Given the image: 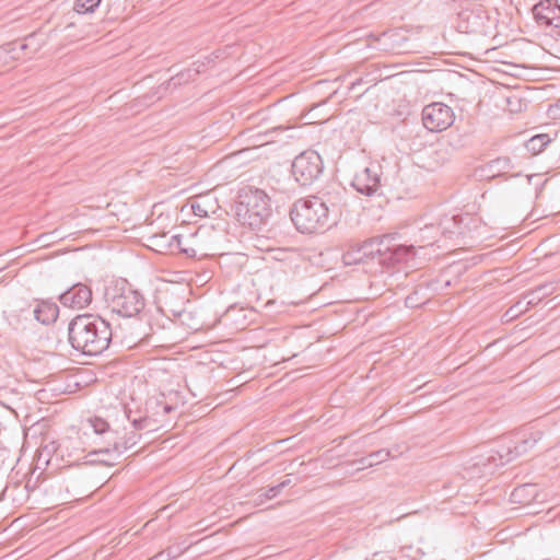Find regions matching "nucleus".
I'll use <instances>...</instances> for the list:
<instances>
[{"mask_svg": "<svg viewBox=\"0 0 560 560\" xmlns=\"http://www.w3.org/2000/svg\"><path fill=\"white\" fill-rule=\"evenodd\" d=\"M68 335L72 348L86 355L101 354L108 348L114 336L109 324L93 314L74 317L69 324Z\"/></svg>", "mask_w": 560, "mask_h": 560, "instance_id": "obj_1", "label": "nucleus"}, {"mask_svg": "<svg viewBox=\"0 0 560 560\" xmlns=\"http://www.w3.org/2000/svg\"><path fill=\"white\" fill-rule=\"evenodd\" d=\"M338 205L331 199L325 200L317 196L296 200L290 217L296 230L312 234L326 231L330 225V212H336Z\"/></svg>", "mask_w": 560, "mask_h": 560, "instance_id": "obj_2", "label": "nucleus"}, {"mask_svg": "<svg viewBox=\"0 0 560 560\" xmlns=\"http://www.w3.org/2000/svg\"><path fill=\"white\" fill-rule=\"evenodd\" d=\"M390 236L374 237L361 245L350 247L343 255L342 261L347 266L363 264L368 259H378L380 264L399 261L408 252L402 246H389Z\"/></svg>", "mask_w": 560, "mask_h": 560, "instance_id": "obj_3", "label": "nucleus"}, {"mask_svg": "<svg viewBox=\"0 0 560 560\" xmlns=\"http://www.w3.org/2000/svg\"><path fill=\"white\" fill-rule=\"evenodd\" d=\"M237 199L236 217L243 225L258 230L271 215L270 198L262 189L246 186Z\"/></svg>", "mask_w": 560, "mask_h": 560, "instance_id": "obj_4", "label": "nucleus"}, {"mask_svg": "<svg viewBox=\"0 0 560 560\" xmlns=\"http://www.w3.org/2000/svg\"><path fill=\"white\" fill-rule=\"evenodd\" d=\"M458 2L460 11L457 13L456 28L464 34L488 36L491 33L493 22L481 4L470 0H452Z\"/></svg>", "mask_w": 560, "mask_h": 560, "instance_id": "obj_5", "label": "nucleus"}, {"mask_svg": "<svg viewBox=\"0 0 560 560\" xmlns=\"http://www.w3.org/2000/svg\"><path fill=\"white\" fill-rule=\"evenodd\" d=\"M105 298L112 312L122 317L136 316L144 307L142 294L127 283L107 289Z\"/></svg>", "mask_w": 560, "mask_h": 560, "instance_id": "obj_6", "label": "nucleus"}, {"mask_svg": "<svg viewBox=\"0 0 560 560\" xmlns=\"http://www.w3.org/2000/svg\"><path fill=\"white\" fill-rule=\"evenodd\" d=\"M323 172L320 155L313 150L299 154L292 163V175L302 186L313 184Z\"/></svg>", "mask_w": 560, "mask_h": 560, "instance_id": "obj_7", "label": "nucleus"}, {"mask_svg": "<svg viewBox=\"0 0 560 560\" xmlns=\"http://www.w3.org/2000/svg\"><path fill=\"white\" fill-rule=\"evenodd\" d=\"M174 410V406L166 402L163 394L151 397L145 402V413L141 417H131L128 415V419L132 423L135 430H145L151 432L158 428L161 422L160 417L167 415Z\"/></svg>", "mask_w": 560, "mask_h": 560, "instance_id": "obj_8", "label": "nucleus"}, {"mask_svg": "<svg viewBox=\"0 0 560 560\" xmlns=\"http://www.w3.org/2000/svg\"><path fill=\"white\" fill-rule=\"evenodd\" d=\"M423 126L432 131L440 132L454 122L453 109L443 103H432L422 109Z\"/></svg>", "mask_w": 560, "mask_h": 560, "instance_id": "obj_9", "label": "nucleus"}, {"mask_svg": "<svg viewBox=\"0 0 560 560\" xmlns=\"http://www.w3.org/2000/svg\"><path fill=\"white\" fill-rule=\"evenodd\" d=\"M352 187L360 194L373 196L381 187V166L371 163L357 171L351 182Z\"/></svg>", "mask_w": 560, "mask_h": 560, "instance_id": "obj_10", "label": "nucleus"}, {"mask_svg": "<svg viewBox=\"0 0 560 560\" xmlns=\"http://www.w3.org/2000/svg\"><path fill=\"white\" fill-rule=\"evenodd\" d=\"M533 14L539 25L550 28L552 36H560V5L544 0L534 5Z\"/></svg>", "mask_w": 560, "mask_h": 560, "instance_id": "obj_11", "label": "nucleus"}, {"mask_svg": "<svg viewBox=\"0 0 560 560\" xmlns=\"http://www.w3.org/2000/svg\"><path fill=\"white\" fill-rule=\"evenodd\" d=\"M59 301L63 306L82 310L92 302V290L86 284L77 283L60 294Z\"/></svg>", "mask_w": 560, "mask_h": 560, "instance_id": "obj_12", "label": "nucleus"}, {"mask_svg": "<svg viewBox=\"0 0 560 560\" xmlns=\"http://www.w3.org/2000/svg\"><path fill=\"white\" fill-rule=\"evenodd\" d=\"M470 222H475V220L469 215H453L452 218H445L440 223L441 233L445 238L450 240L459 237L464 238L470 231Z\"/></svg>", "mask_w": 560, "mask_h": 560, "instance_id": "obj_13", "label": "nucleus"}, {"mask_svg": "<svg viewBox=\"0 0 560 560\" xmlns=\"http://www.w3.org/2000/svg\"><path fill=\"white\" fill-rule=\"evenodd\" d=\"M34 39L35 36L30 35L26 38L27 43H22L19 47L15 43H8L0 46V69L10 66L12 61L20 59L21 51L25 50Z\"/></svg>", "mask_w": 560, "mask_h": 560, "instance_id": "obj_14", "label": "nucleus"}, {"mask_svg": "<svg viewBox=\"0 0 560 560\" xmlns=\"http://www.w3.org/2000/svg\"><path fill=\"white\" fill-rule=\"evenodd\" d=\"M206 236V231L199 229L196 233L189 234L187 236L182 235V244L180 247H175V250H178L185 254L187 257H195L198 252L201 249L202 242Z\"/></svg>", "mask_w": 560, "mask_h": 560, "instance_id": "obj_15", "label": "nucleus"}, {"mask_svg": "<svg viewBox=\"0 0 560 560\" xmlns=\"http://www.w3.org/2000/svg\"><path fill=\"white\" fill-rule=\"evenodd\" d=\"M33 313L37 322L49 325L58 318L59 307L51 301H38Z\"/></svg>", "mask_w": 560, "mask_h": 560, "instance_id": "obj_16", "label": "nucleus"}, {"mask_svg": "<svg viewBox=\"0 0 560 560\" xmlns=\"http://www.w3.org/2000/svg\"><path fill=\"white\" fill-rule=\"evenodd\" d=\"M152 245L155 247V250L159 253H173L175 247H180L182 244V235L174 234L170 235L168 233L155 234L150 237Z\"/></svg>", "mask_w": 560, "mask_h": 560, "instance_id": "obj_17", "label": "nucleus"}, {"mask_svg": "<svg viewBox=\"0 0 560 560\" xmlns=\"http://www.w3.org/2000/svg\"><path fill=\"white\" fill-rule=\"evenodd\" d=\"M553 290L555 288L552 284H541L533 291L526 293L523 298V301L526 302V306L537 305L546 296L550 295Z\"/></svg>", "mask_w": 560, "mask_h": 560, "instance_id": "obj_18", "label": "nucleus"}, {"mask_svg": "<svg viewBox=\"0 0 560 560\" xmlns=\"http://www.w3.org/2000/svg\"><path fill=\"white\" fill-rule=\"evenodd\" d=\"M551 141L552 139L548 133L536 135L526 142V149L533 154H538Z\"/></svg>", "mask_w": 560, "mask_h": 560, "instance_id": "obj_19", "label": "nucleus"}, {"mask_svg": "<svg viewBox=\"0 0 560 560\" xmlns=\"http://www.w3.org/2000/svg\"><path fill=\"white\" fill-rule=\"evenodd\" d=\"M390 457V452L388 450H378L376 452H372L366 457L361 459V463L368 466H373L385 462Z\"/></svg>", "mask_w": 560, "mask_h": 560, "instance_id": "obj_20", "label": "nucleus"}, {"mask_svg": "<svg viewBox=\"0 0 560 560\" xmlns=\"http://www.w3.org/2000/svg\"><path fill=\"white\" fill-rule=\"evenodd\" d=\"M91 455L96 456L97 458L95 460H97L100 463H103L105 465H112L113 462L115 459H117V457H119L121 454L115 453L114 447L113 448L105 447V448H101L98 451L91 453Z\"/></svg>", "mask_w": 560, "mask_h": 560, "instance_id": "obj_21", "label": "nucleus"}, {"mask_svg": "<svg viewBox=\"0 0 560 560\" xmlns=\"http://www.w3.org/2000/svg\"><path fill=\"white\" fill-rule=\"evenodd\" d=\"M100 3L101 0H75L74 10L78 13H91Z\"/></svg>", "mask_w": 560, "mask_h": 560, "instance_id": "obj_22", "label": "nucleus"}, {"mask_svg": "<svg viewBox=\"0 0 560 560\" xmlns=\"http://www.w3.org/2000/svg\"><path fill=\"white\" fill-rule=\"evenodd\" d=\"M280 493L277 486L267 489H260L255 499L256 504H262L265 501L276 498Z\"/></svg>", "mask_w": 560, "mask_h": 560, "instance_id": "obj_23", "label": "nucleus"}, {"mask_svg": "<svg viewBox=\"0 0 560 560\" xmlns=\"http://www.w3.org/2000/svg\"><path fill=\"white\" fill-rule=\"evenodd\" d=\"M138 436L132 433V435L128 436L125 441L118 442L116 439H112L114 442V450L117 454H122L126 450L133 446L137 443Z\"/></svg>", "mask_w": 560, "mask_h": 560, "instance_id": "obj_24", "label": "nucleus"}, {"mask_svg": "<svg viewBox=\"0 0 560 560\" xmlns=\"http://www.w3.org/2000/svg\"><path fill=\"white\" fill-rule=\"evenodd\" d=\"M537 441H538V439L535 436L522 440L520 443H517L514 446L515 456H521L524 453H526L529 448H532L537 443Z\"/></svg>", "mask_w": 560, "mask_h": 560, "instance_id": "obj_25", "label": "nucleus"}, {"mask_svg": "<svg viewBox=\"0 0 560 560\" xmlns=\"http://www.w3.org/2000/svg\"><path fill=\"white\" fill-rule=\"evenodd\" d=\"M91 427L93 428L94 432L97 434H102L107 432L108 430V423L100 418L91 419L90 421Z\"/></svg>", "mask_w": 560, "mask_h": 560, "instance_id": "obj_26", "label": "nucleus"}, {"mask_svg": "<svg viewBox=\"0 0 560 560\" xmlns=\"http://www.w3.org/2000/svg\"><path fill=\"white\" fill-rule=\"evenodd\" d=\"M142 341H143V338L140 336V334H137L136 336H133V334L131 332L130 336H124L121 338V342L125 346H127L128 348H132Z\"/></svg>", "mask_w": 560, "mask_h": 560, "instance_id": "obj_27", "label": "nucleus"}, {"mask_svg": "<svg viewBox=\"0 0 560 560\" xmlns=\"http://www.w3.org/2000/svg\"><path fill=\"white\" fill-rule=\"evenodd\" d=\"M405 303L408 307H417V306L421 305L423 302L419 301L418 291H415L413 293L409 294L406 298Z\"/></svg>", "mask_w": 560, "mask_h": 560, "instance_id": "obj_28", "label": "nucleus"}, {"mask_svg": "<svg viewBox=\"0 0 560 560\" xmlns=\"http://www.w3.org/2000/svg\"><path fill=\"white\" fill-rule=\"evenodd\" d=\"M191 210H192L194 214H196L200 218L208 215V210H206L199 201H194L191 203Z\"/></svg>", "mask_w": 560, "mask_h": 560, "instance_id": "obj_29", "label": "nucleus"}, {"mask_svg": "<svg viewBox=\"0 0 560 560\" xmlns=\"http://www.w3.org/2000/svg\"><path fill=\"white\" fill-rule=\"evenodd\" d=\"M67 492L69 493V499L79 500L81 498L88 497L89 493H91V489L75 491L74 493H70L69 489H67Z\"/></svg>", "mask_w": 560, "mask_h": 560, "instance_id": "obj_30", "label": "nucleus"}, {"mask_svg": "<svg viewBox=\"0 0 560 560\" xmlns=\"http://www.w3.org/2000/svg\"><path fill=\"white\" fill-rule=\"evenodd\" d=\"M166 553H170V559H175L182 555V550L175 547H168L165 549Z\"/></svg>", "mask_w": 560, "mask_h": 560, "instance_id": "obj_31", "label": "nucleus"}, {"mask_svg": "<svg viewBox=\"0 0 560 560\" xmlns=\"http://www.w3.org/2000/svg\"><path fill=\"white\" fill-rule=\"evenodd\" d=\"M529 488H530V486H529V485H523V486H521V487L516 488V489L513 491L512 495H513L514 498H521V497H522V494H523L524 492H526Z\"/></svg>", "mask_w": 560, "mask_h": 560, "instance_id": "obj_32", "label": "nucleus"}, {"mask_svg": "<svg viewBox=\"0 0 560 560\" xmlns=\"http://www.w3.org/2000/svg\"><path fill=\"white\" fill-rule=\"evenodd\" d=\"M152 560H171L170 553H166L165 550L158 552L155 556L151 558Z\"/></svg>", "mask_w": 560, "mask_h": 560, "instance_id": "obj_33", "label": "nucleus"}, {"mask_svg": "<svg viewBox=\"0 0 560 560\" xmlns=\"http://www.w3.org/2000/svg\"><path fill=\"white\" fill-rule=\"evenodd\" d=\"M290 485H291V479L287 478L283 481H281L279 485H277V487H278L279 491H281L283 488H285Z\"/></svg>", "mask_w": 560, "mask_h": 560, "instance_id": "obj_34", "label": "nucleus"}, {"mask_svg": "<svg viewBox=\"0 0 560 560\" xmlns=\"http://www.w3.org/2000/svg\"><path fill=\"white\" fill-rule=\"evenodd\" d=\"M506 162H508V160H505V159H503V160H502V159H498V160L495 161V163H497V164H500V163H506Z\"/></svg>", "mask_w": 560, "mask_h": 560, "instance_id": "obj_35", "label": "nucleus"}, {"mask_svg": "<svg viewBox=\"0 0 560 560\" xmlns=\"http://www.w3.org/2000/svg\"><path fill=\"white\" fill-rule=\"evenodd\" d=\"M199 72H200L199 68L194 70L195 75L198 74Z\"/></svg>", "mask_w": 560, "mask_h": 560, "instance_id": "obj_36", "label": "nucleus"}, {"mask_svg": "<svg viewBox=\"0 0 560 560\" xmlns=\"http://www.w3.org/2000/svg\"><path fill=\"white\" fill-rule=\"evenodd\" d=\"M522 303H523V301L517 302V304H516L514 307H517V308H518V307L521 306V304H522Z\"/></svg>", "mask_w": 560, "mask_h": 560, "instance_id": "obj_37", "label": "nucleus"}, {"mask_svg": "<svg viewBox=\"0 0 560 560\" xmlns=\"http://www.w3.org/2000/svg\"><path fill=\"white\" fill-rule=\"evenodd\" d=\"M406 515L407 514H402V515L398 516V520H401V518L406 517Z\"/></svg>", "mask_w": 560, "mask_h": 560, "instance_id": "obj_38", "label": "nucleus"}, {"mask_svg": "<svg viewBox=\"0 0 560 560\" xmlns=\"http://www.w3.org/2000/svg\"><path fill=\"white\" fill-rule=\"evenodd\" d=\"M406 515L407 514H402V515L398 516V520H401V518L406 517Z\"/></svg>", "mask_w": 560, "mask_h": 560, "instance_id": "obj_39", "label": "nucleus"}, {"mask_svg": "<svg viewBox=\"0 0 560 560\" xmlns=\"http://www.w3.org/2000/svg\"><path fill=\"white\" fill-rule=\"evenodd\" d=\"M406 515L407 514H402V515L398 516V520H401V518L406 517Z\"/></svg>", "mask_w": 560, "mask_h": 560, "instance_id": "obj_40", "label": "nucleus"}, {"mask_svg": "<svg viewBox=\"0 0 560 560\" xmlns=\"http://www.w3.org/2000/svg\"><path fill=\"white\" fill-rule=\"evenodd\" d=\"M513 308H514V307L509 308L508 314H509V313H511V312H513Z\"/></svg>", "mask_w": 560, "mask_h": 560, "instance_id": "obj_41", "label": "nucleus"}, {"mask_svg": "<svg viewBox=\"0 0 560 560\" xmlns=\"http://www.w3.org/2000/svg\"><path fill=\"white\" fill-rule=\"evenodd\" d=\"M148 560H152V559L150 558V559H148Z\"/></svg>", "mask_w": 560, "mask_h": 560, "instance_id": "obj_42", "label": "nucleus"}]
</instances>
